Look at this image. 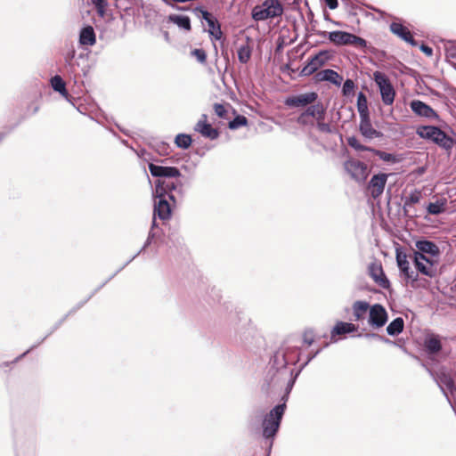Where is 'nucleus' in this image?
Returning <instances> with one entry per match:
<instances>
[{
	"mask_svg": "<svg viewBox=\"0 0 456 456\" xmlns=\"http://www.w3.org/2000/svg\"><path fill=\"white\" fill-rule=\"evenodd\" d=\"M285 409V403L278 404L266 413L262 420V436L265 439L271 440L269 444V451L273 445V439L279 430Z\"/></svg>",
	"mask_w": 456,
	"mask_h": 456,
	"instance_id": "1",
	"label": "nucleus"
},
{
	"mask_svg": "<svg viewBox=\"0 0 456 456\" xmlns=\"http://www.w3.org/2000/svg\"><path fill=\"white\" fill-rule=\"evenodd\" d=\"M283 13V6L279 0H265L262 4L256 5L252 10V18L256 20H265L281 17Z\"/></svg>",
	"mask_w": 456,
	"mask_h": 456,
	"instance_id": "2",
	"label": "nucleus"
},
{
	"mask_svg": "<svg viewBox=\"0 0 456 456\" xmlns=\"http://www.w3.org/2000/svg\"><path fill=\"white\" fill-rule=\"evenodd\" d=\"M324 33L328 35L329 40L338 46L354 45L360 49H363L367 46V42L365 39L349 32L337 30Z\"/></svg>",
	"mask_w": 456,
	"mask_h": 456,
	"instance_id": "3",
	"label": "nucleus"
},
{
	"mask_svg": "<svg viewBox=\"0 0 456 456\" xmlns=\"http://www.w3.org/2000/svg\"><path fill=\"white\" fill-rule=\"evenodd\" d=\"M373 80L379 87L381 100L385 105H392L395 102V90L386 74L380 71L373 73Z\"/></svg>",
	"mask_w": 456,
	"mask_h": 456,
	"instance_id": "4",
	"label": "nucleus"
},
{
	"mask_svg": "<svg viewBox=\"0 0 456 456\" xmlns=\"http://www.w3.org/2000/svg\"><path fill=\"white\" fill-rule=\"evenodd\" d=\"M418 134L420 137L431 140L446 150H449L453 146L452 139L436 126H423Z\"/></svg>",
	"mask_w": 456,
	"mask_h": 456,
	"instance_id": "5",
	"label": "nucleus"
},
{
	"mask_svg": "<svg viewBox=\"0 0 456 456\" xmlns=\"http://www.w3.org/2000/svg\"><path fill=\"white\" fill-rule=\"evenodd\" d=\"M173 192H176L180 196L183 195V183L180 180H158L156 182L155 193L158 195L161 194L165 197L167 196L169 200L175 201V200Z\"/></svg>",
	"mask_w": 456,
	"mask_h": 456,
	"instance_id": "6",
	"label": "nucleus"
},
{
	"mask_svg": "<svg viewBox=\"0 0 456 456\" xmlns=\"http://www.w3.org/2000/svg\"><path fill=\"white\" fill-rule=\"evenodd\" d=\"M428 373L432 376L444 395L448 398L447 391L453 395L456 393V386L451 373L445 369L441 368L438 371L434 372L428 368L427 369Z\"/></svg>",
	"mask_w": 456,
	"mask_h": 456,
	"instance_id": "7",
	"label": "nucleus"
},
{
	"mask_svg": "<svg viewBox=\"0 0 456 456\" xmlns=\"http://www.w3.org/2000/svg\"><path fill=\"white\" fill-rule=\"evenodd\" d=\"M192 12L202 20H205L208 26V32L210 37L216 40H220L223 36L221 26L217 20L208 11L200 6L192 9Z\"/></svg>",
	"mask_w": 456,
	"mask_h": 456,
	"instance_id": "8",
	"label": "nucleus"
},
{
	"mask_svg": "<svg viewBox=\"0 0 456 456\" xmlns=\"http://www.w3.org/2000/svg\"><path fill=\"white\" fill-rule=\"evenodd\" d=\"M413 262L418 272L429 278H434L437 274V259L427 256L419 255L413 256Z\"/></svg>",
	"mask_w": 456,
	"mask_h": 456,
	"instance_id": "9",
	"label": "nucleus"
},
{
	"mask_svg": "<svg viewBox=\"0 0 456 456\" xmlns=\"http://www.w3.org/2000/svg\"><path fill=\"white\" fill-rule=\"evenodd\" d=\"M387 322V313L380 304H374L369 311L368 323L374 329L383 327Z\"/></svg>",
	"mask_w": 456,
	"mask_h": 456,
	"instance_id": "10",
	"label": "nucleus"
},
{
	"mask_svg": "<svg viewBox=\"0 0 456 456\" xmlns=\"http://www.w3.org/2000/svg\"><path fill=\"white\" fill-rule=\"evenodd\" d=\"M154 196L153 220L156 221V217L163 221L168 220L171 217V208L167 197L161 194L158 195L157 193H154Z\"/></svg>",
	"mask_w": 456,
	"mask_h": 456,
	"instance_id": "11",
	"label": "nucleus"
},
{
	"mask_svg": "<svg viewBox=\"0 0 456 456\" xmlns=\"http://www.w3.org/2000/svg\"><path fill=\"white\" fill-rule=\"evenodd\" d=\"M415 247L416 250L413 252V256H419V255H422L437 259L440 255V249L438 246L431 240H417L415 242Z\"/></svg>",
	"mask_w": 456,
	"mask_h": 456,
	"instance_id": "12",
	"label": "nucleus"
},
{
	"mask_svg": "<svg viewBox=\"0 0 456 456\" xmlns=\"http://www.w3.org/2000/svg\"><path fill=\"white\" fill-rule=\"evenodd\" d=\"M345 169L356 181H362L367 175V166L359 160L349 159L344 164Z\"/></svg>",
	"mask_w": 456,
	"mask_h": 456,
	"instance_id": "13",
	"label": "nucleus"
},
{
	"mask_svg": "<svg viewBox=\"0 0 456 456\" xmlns=\"http://www.w3.org/2000/svg\"><path fill=\"white\" fill-rule=\"evenodd\" d=\"M318 94L314 92L301 94L288 97L285 100V104L289 107H305L315 102Z\"/></svg>",
	"mask_w": 456,
	"mask_h": 456,
	"instance_id": "14",
	"label": "nucleus"
},
{
	"mask_svg": "<svg viewBox=\"0 0 456 456\" xmlns=\"http://www.w3.org/2000/svg\"><path fill=\"white\" fill-rule=\"evenodd\" d=\"M149 170L151 175L154 177L177 178L181 175V173L177 167H163L155 165L153 163L149 164Z\"/></svg>",
	"mask_w": 456,
	"mask_h": 456,
	"instance_id": "15",
	"label": "nucleus"
},
{
	"mask_svg": "<svg viewBox=\"0 0 456 456\" xmlns=\"http://www.w3.org/2000/svg\"><path fill=\"white\" fill-rule=\"evenodd\" d=\"M368 272L369 275L379 287L382 289H388L390 287V282L386 277L380 264L377 262L371 263L368 267Z\"/></svg>",
	"mask_w": 456,
	"mask_h": 456,
	"instance_id": "16",
	"label": "nucleus"
},
{
	"mask_svg": "<svg viewBox=\"0 0 456 456\" xmlns=\"http://www.w3.org/2000/svg\"><path fill=\"white\" fill-rule=\"evenodd\" d=\"M327 60V53L320 52L309 60L307 64L302 69L300 74L302 76H310L322 67Z\"/></svg>",
	"mask_w": 456,
	"mask_h": 456,
	"instance_id": "17",
	"label": "nucleus"
},
{
	"mask_svg": "<svg viewBox=\"0 0 456 456\" xmlns=\"http://www.w3.org/2000/svg\"><path fill=\"white\" fill-rule=\"evenodd\" d=\"M410 107L411 110L419 117L428 119H438L437 113L429 105L419 100L411 101Z\"/></svg>",
	"mask_w": 456,
	"mask_h": 456,
	"instance_id": "18",
	"label": "nucleus"
},
{
	"mask_svg": "<svg viewBox=\"0 0 456 456\" xmlns=\"http://www.w3.org/2000/svg\"><path fill=\"white\" fill-rule=\"evenodd\" d=\"M387 180V175L383 173L375 175L371 177L369 182L368 190L374 199L379 197L383 193Z\"/></svg>",
	"mask_w": 456,
	"mask_h": 456,
	"instance_id": "19",
	"label": "nucleus"
},
{
	"mask_svg": "<svg viewBox=\"0 0 456 456\" xmlns=\"http://www.w3.org/2000/svg\"><path fill=\"white\" fill-rule=\"evenodd\" d=\"M194 130L210 140H215L219 136L218 130L213 128L212 126L207 122L206 115L201 116V118L196 123Z\"/></svg>",
	"mask_w": 456,
	"mask_h": 456,
	"instance_id": "20",
	"label": "nucleus"
},
{
	"mask_svg": "<svg viewBox=\"0 0 456 456\" xmlns=\"http://www.w3.org/2000/svg\"><path fill=\"white\" fill-rule=\"evenodd\" d=\"M359 130L362 136L368 140L380 137L382 134L376 130L370 122V116L361 117Z\"/></svg>",
	"mask_w": 456,
	"mask_h": 456,
	"instance_id": "21",
	"label": "nucleus"
},
{
	"mask_svg": "<svg viewBox=\"0 0 456 456\" xmlns=\"http://www.w3.org/2000/svg\"><path fill=\"white\" fill-rule=\"evenodd\" d=\"M424 348L429 358L438 354L442 349L440 337L435 334H428L424 339Z\"/></svg>",
	"mask_w": 456,
	"mask_h": 456,
	"instance_id": "22",
	"label": "nucleus"
},
{
	"mask_svg": "<svg viewBox=\"0 0 456 456\" xmlns=\"http://www.w3.org/2000/svg\"><path fill=\"white\" fill-rule=\"evenodd\" d=\"M286 352L280 348L277 350L273 357V364L277 369H284L288 364H296L298 362L297 356H289L286 360Z\"/></svg>",
	"mask_w": 456,
	"mask_h": 456,
	"instance_id": "23",
	"label": "nucleus"
},
{
	"mask_svg": "<svg viewBox=\"0 0 456 456\" xmlns=\"http://www.w3.org/2000/svg\"><path fill=\"white\" fill-rule=\"evenodd\" d=\"M390 30L393 34L396 35L403 41L409 43L411 45H417V43L413 39L410 30L401 23L392 22L390 24Z\"/></svg>",
	"mask_w": 456,
	"mask_h": 456,
	"instance_id": "24",
	"label": "nucleus"
},
{
	"mask_svg": "<svg viewBox=\"0 0 456 456\" xmlns=\"http://www.w3.org/2000/svg\"><path fill=\"white\" fill-rule=\"evenodd\" d=\"M370 305L368 302L362 300L355 301L352 305L354 321L359 322L364 319L367 311H370Z\"/></svg>",
	"mask_w": 456,
	"mask_h": 456,
	"instance_id": "25",
	"label": "nucleus"
},
{
	"mask_svg": "<svg viewBox=\"0 0 456 456\" xmlns=\"http://www.w3.org/2000/svg\"><path fill=\"white\" fill-rule=\"evenodd\" d=\"M357 330V327L350 322H338L331 330V339L338 335L352 333Z\"/></svg>",
	"mask_w": 456,
	"mask_h": 456,
	"instance_id": "26",
	"label": "nucleus"
},
{
	"mask_svg": "<svg viewBox=\"0 0 456 456\" xmlns=\"http://www.w3.org/2000/svg\"><path fill=\"white\" fill-rule=\"evenodd\" d=\"M96 42L95 33L91 26H87L80 31L79 43L83 45H94Z\"/></svg>",
	"mask_w": 456,
	"mask_h": 456,
	"instance_id": "27",
	"label": "nucleus"
},
{
	"mask_svg": "<svg viewBox=\"0 0 456 456\" xmlns=\"http://www.w3.org/2000/svg\"><path fill=\"white\" fill-rule=\"evenodd\" d=\"M317 78L321 81H329L334 85H340L342 77L332 69H324L317 73Z\"/></svg>",
	"mask_w": 456,
	"mask_h": 456,
	"instance_id": "28",
	"label": "nucleus"
},
{
	"mask_svg": "<svg viewBox=\"0 0 456 456\" xmlns=\"http://www.w3.org/2000/svg\"><path fill=\"white\" fill-rule=\"evenodd\" d=\"M168 20L186 31H190L191 29V20L188 16L170 14L168 16Z\"/></svg>",
	"mask_w": 456,
	"mask_h": 456,
	"instance_id": "29",
	"label": "nucleus"
},
{
	"mask_svg": "<svg viewBox=\"0 0 456 456\" xmlns=\"http://www.w3.org/2000/svg\"><path fill=\"white\" fill-rule=\"evenodd\" d=\"M305 112L308 117L316 118L317 121L324 119L325 109L322 103L310 104Z\"/></svg>",
	"mask_w": 456,
	"mask_h": 456,
	"instance_id": "30",
	"label": "nucleus"
},
{
	"mask_svg": "<svg viewBox=\"0 0 456 456\" xmlns=\"http://www.w3.org/2000/svg\"><path fill=\"white\" fill-rule=\"evenodd\" d=\"M237 53L239 61L242 64H246L251 58L252 48L248 42L241 44L237 49Z\"/></svg>",
	"mask_w": 456,
	"mask_h": 456,
	"instance_id": "31",
	"label": "nucleus"
},
{
	"mask_svg": "<svg viewBox=\"0 0 456 456\" xmlns=\"http://www.w3.org/2000/svg\"><path fill=\"white\" fill-rule=\"evenodd\" d=\"M403 326L404 322L403 318L397 317L388 324L387 327V332L390 336H396L403 331Z\"/></svg>",
	"mask_w": 456,
	"mask_h": 456,
	"instance_id": "32",
	"label": "nucleus"
},
{
	"mask_svg": "<svg viewBox=\"0 0 456 456\" xmlns=\"http://www.w3.org/2000/svg\"><path fill=\"white\" fill-rule=\"evenodd\" d=\"M357 110L360 118L370 116L367 98L362 92H360L357 95Z\"/></svg>",
	"mask_w": 456,
	"mask_h": 456,
	"instance_id": "33",
	"label": "nucleus"
},
{
	"mask_svg": "<svg viewBox=\"0 0 456 456\" xmlns=\"http://www.w3.org/2000/svg\"><path fill=\"white\" fill-rule=\"evenodd\" d=\"M51 86L55 92L60 93L61 95H67L66 85L63 79L56 75L51 79Z\"/></svg>",
	"mask_w": 456,
	"mask_h": 456,
	"instance_id": "34",
	"label": "nucleus"
},
{
	"mask_svg": "<svg viewBox=\"0 0 456 456\" xmlns=\"http://www.w3.org/2000/svg\"><path fill=\"white\" fill-rule=\"evenodd\" d=\"M421 197L422 195L419 191L415 190L414 191L411 192L404 199L403 208L407 211L409 208L412 207L414 204L419 203L421 200Z\"/></svg>",
	"mask_w": 456,
	"mask_h": 456,
	"instance_id": "35",
	"label": "nucleus"
},
{
	"mask_svg": "<svg viewBox=\"0 0 456 456\" xmlns=\"http://www.w3.org/2000/svg\"><path fill=\"white\" fill-rule=\"evenodd\" d=\"M445 200L431 202L428 205L427 210L430 215H439L444 211Z\"/></svg>",
	"mask_w": 456,
	"mask_h": 456,
	"instance_id": "36",
	"label": "nucleus"
},
{
	"mask_svg": "<svg viewBox=\"0 0 456 456\" xmlns=\"http://www.w3.org/2000/svg\"><path fill=\"white\" fill-rule=\"evenodd\" d=\"M191 137L186 134H179L175 136V143L178 148L188 149L191 144Z\"/></svg>",
	"mask_w": 456,
	"mask_h": 456,
	"instance_id": "37",
	"label": "nucleus"
},
{
	"mask_svg": "<svg viewBox=\"0 0 456 456\" xmlns=\"http://www.w3.org/2000/svg\"><path fill=\"white\" fill-rule=\"evenodd\" d=\"M346 141H347V144L350 147H352L353 149H354L355 151H374L373 148L361 144L360 142L358 141V139L354 136L347 137Z\"/></svg>",
	"mask_w": 456,
	"mask_h": 456,
	"instance_id": "38",
	"label": "nucleus"
},
{
	"mask_svg": "<svg viewBox=\"0 0 456 456\" xmlns=\"http://www.w3.org/2000/svg\"><path fill=\"white\" fill-rule=\"evenodd\" d=\"M396 262L401 273L407 272V270L410 269V263L405 254L397 253Z\"/></svg>",
	"mask_w": 456,
	"mask_h": 456,
	"instance_id": "39",
	"label": "nucleus"
},
{
	"mask_svg": "<svg viewBox=\"0 0 456 456\" xmlns=\"http://www.w3.org/2000/svg\"><path fill=\"white\" fill-rule=\"evenodd\" d=\"M248 123V119L246 117L239 115L235 117L232 121L229 122L230 129H237L240 126H246Z\"/></svg>",
	"mask_w": 456,
	"mask_h": 456,
	"instance_id": "40",
	"label": "nucleus"
},
{
	"mask_svg": "<svg viewBox=\"0 0 456 456\" xmlns=\"http://www.w3.org/2000/svg\"><path fill=\"white\" fill-rule=\"evenodd\" d=\"M446 58L456 60V42H448L445 45Z\"/></svg>",
	"mask_w": 456,
	"mask_h": 456,
	"instance_id": "41",
	"label": "nucleus"
},
{
	"mask_svg": "<svg viewBox=\"0 0 456 456\" xmlns=\"http://www.w3.org/2000/svg\"><path fill=\"white\" fill-rule=\"evenodd\" d=\"M371 152H373L375 155H377L380 159H382L384 161H387V162H395V156L391 153H387V152L375 150V149Z\"/></svg>",
	"mask_w": 456,
	"mask_h": 456,
	"instance_id": "42",
	"label": "nucleus"
},
{
	"mask_svg": "<svg viewBox=\"0 0 456 456\" xmlns=\"http://www.w3.org/2000/svg\"><path fill=\"white\" fill-rule=\"evenodd\" d=\"M354 83L352 79H346L343 85V94L344 95H349L354 92Z\"/></svg>",
	"mask_w": 456,
	"mask_h": 456,
	"instance_id": "43",
	"label": "nucleus"
},
{
	"mask_svg": "<svg viewBox=\"0 0 456 456\" xmlns=\"http://www.w3.org/2000/svg\"><path fill=\"white\" fill-rule=\"evenodd\" d=\"M191 55L194 56L197 61L200 63H204L207 59V54L204 50L202 49H194L191 52Z\"/></svg>",
	"mask_w": 456,
	"mask_h": 456,
	"instance_id": "44",
	"label": "nucleus"
},
{
	"mask_svg": "<svg viewBox=\"0 0 456 456\" xmlns=\"http://www.w3.org/2000/svg\"><path fill=\"white\" fill-rule=\"evenodd\" d=\"M402 274L408 281H411V283L416 282L418 281V273L411 270V268L408 269L407 272L402 273Z\"/></svg>",
	"mask_w": 456,
	"mask_h": 456,
	"instance_id": "45",
	"label": "nucleus"
},
{
	"mask_svg": "<svg viewBox=\"0 0 456 456\" xmlns=\"http://www.w3.org/2000/svg\"><path fill=\"white\" fill-rule=\"evenodd\" d=\"M282 349L286 352V359L289 356H297L298 360L300 359V353L299 349L297 346H286L282 347Z\"/></svg>",
	"mask_w": 456,
	"mask_h": 456,
	"instance_id": "46",
	"label": "nucleus"
},
{
	"mask_svg": "<svg viewBox=\"0 0 456 456\" xmlns=\"http://www.w3.org/2000/svg\"><path fill=\"white\" fill-rule=\"evenodd\" d=\"M75 54H76V51H75V49H72L65 56V61H66L67 67L69 68V72H73L74 71L73 64H72V60L75 57Z\"/></svg>",
	"mask_w": 456,
	"mask_h": 456,
	"instance_id": "47",
	"label": "nucleus"
},
{
	"mask_svg": "<svg viewBox=\"0 0 456 456\" xmlns=\"http://www.w3.org/2000/svg\"><path fill=\"white\" fill-rule=\"evenodd\" d=\"M214 110H215V113L219 118H225L226 113H227V110H226L225 107L223 104H220V103H216L214 105Z\"/></svg>",
	"mask_w": 456,
	"mask_h": 456,
	"instance_id": "48",
	"label": "nucleus"
},
{
	"mask_svg": "<svg viewBox=\"0 0 456 456\" xmlns=\"http://www.w3.org/2000/svg\"><path fill=\"white\" fill-rule=\"evenodd\" d=\"M317 128L323 133H331V126L328 123H324L322 120L317 121Z\"/></svg>",
	"mask_w": 456,
	"mask_h": 456,
	"instance_id": "49",
	"label": "nucleus"
},
{
	"mask_svg": "<svg viewBox=\"0 0 456 456\" xmlns=\"http://www.w3.org/2000/svg\"><path fill=\"white\" fill-rule=\"evenodd\" d=\"M92 3L95 5L97 11L102 15L107 4L106 0H92Z\"/></svg>",
	"mask_w": 456,
	"mask_h": 456,
	"instance_id": "50",
	"label": "nucleus"
},
{
	"mask_svg": "<svg viewBox=\"0 0 456 456\" xmlns=\"http://www.w3.org/2000/svg\"><path fill=\"white\" fill-rule=\"evenodd\" d=\"M321 352L320 349L316 350L314 354H310L307 358H306V361L302 364V366L300 367V370H302L319 353Z\"/></svg>",
	"mask_w": 456,
	"mask_h": 456,
	"instance_id": "51",
	"label": "nucleus"
},
{
	"mask_svg": "<svg viewBox=\"0 0 456 456\" xmlns=\"http://www.w3.org/2000/svg\"><path fill=\"white\" fill-rule=\"evenodd\" d=\"M304 342L308 346H311L314 343V336L312 332H305Z\"/></svg>",
	"mask_w": 456,
	"mask_h": 456,
	"instance_id": "52",
	"label": "nucleus"
},
{
	"mask_svg": "<svg viewBox=\"0 0 456 456\" xmlns=\"http://www.w3.org/2000/svg\"><path fill=\"white\" fill-rule=\"evenodd\" d=\"M307 118L308 116L305 114V112L304 111L303 113L300 114V116L297 118V123L300 124V125H306L308 124V120H307Z\"/></svg>",
	"mask_w": 456,
	"mask_h": 456,
	"instance_id": "53",
	"label": "nucleus"
},
{
	"mask_svg": "<svg viewBox=\"0 0 456 456\" xmlns=\"http://www.w3.org/2000/svg\"><path fill=\"white\" fill-rule=\"evenodd\" d=\"M420 50L428 56H431L433 54V50L431 47L426 45H422L420 46Z\"/></svg>",
	"mask_w": 456,
	"mask_h": 456,
	"instance_id": "54",
	"label": "nucleus"
},
{
	"mask_svg": "<svg viewBox=\"0 0 456 456\" xmlns=\"http://www.w3.org/2000/svg\"><path fill=\"white\" fill-rule=\"evenodd\" d=\"M157 226V224H156V221L155 220H152V224H151V229L149 232V235H148V238L152 240L155 236H156V232H154V229L155 227Z\"/></svg>",
	"mask_w": 456,
	"mask_h": 456,
	"instance_id": "55",
	"label": "nucleus"
},
{
	"mask_svg": "<svg viewBox=\"0 0 456 456\" xmlns=\"http://www.w3.org/2000/svg\"><path fill=\"white\" fill-rule=\"evenodd\" d=\"M325 3L327 4V6L331 9V10H334L338 7V0H325Z\"/></svg>",
	"mask_w": 456,
	"mask_h": 456,
	"instance_id": "56",
	"label": "nucleus"
},
{
	"mask_svg": "<svg viewBox=\"0 0 456 456\" xmlns=\"http://www.w3.org/2000/svg\"><path fill=\"white\" fill-rule=\"evenodd\" d=\"M151 241L152 240H151L149 238H147L142 248L133 256V258H135L141 252H142L151 243Z\"/></svg>",
	"mask_w": 456,
	"mask_h": 456,
	"instance_id": "57",
	"label": "nucleus"
},
{
	"mask_svg": "<svg viewBox=\"0 0 456 456\" xmlns=\"http://www.w3.org/2000/svg\"><path fill=\"white\" fill-rule=\"evenodd\" d=\"M367 338H375V337H378V335L374 334V333H368L365 335Z\"/></svg>",
	"mask_w": 456,
	"mask_h": 456,
	"instance_id": "58",
	"label": "nucleus"
},
{
	"mask_svg": "<svg viewBox=\"0 0 456 456\" xmlns=\"http://www.w3.org/2000/svg\"><path fill=\"white\" fill-rule=\"evenodd\" d=\"M259 416H260V415H258V414H255L254 416H252V417H251V419H250V425H253V419H254V418H257V417H259Z\"/></svg>",
	"mask_w": 456,
	"mask_h": 456,
	"instance_id": "59",
	"label": "nucleus"
},
{
	"mask_svg": "<svg viewBox=\"0 0 456 456\" xmlns=\"http://www.w3.org/2000/svg\"><path fill=\"white\" fill-rule=\"evenodd\" d=\"M4 136H5L4 133H0V142L4 138Z\"/></svg>",
	"mask_w": 456,
	"mask_h": 456,
	"instance_id": "60",
	"label": "nucleus"
},
{
	"mask_svg": "<svg viewBox=\"0 0 456 456\" xmlns=\"http://www.w3.org/2000/svg\"><path fill=\"white\" fill-rule=\"evenodd\" d=\"M293 382H294V381H291V382H290V384L289 385V390H290V389H291V387H293Z\"/></svg>",
	"mask_w": 456,
	"mask_h": 456,
	"instance_id": "61",
	"label": "nucleus"
},
{
	"mask_svg": "<svg viewBox=\"0 0 456 456\" xmlns=\"http://www.w3.org/2000/svg\"><path fill=\"white\" fill-rule=\"evenodd\" d=\"M28 352H29V350H28V351L24 352V354H22L19 358L23 357V356H24L25 354H27V353H28Z\"/></svg>",
	"mask_w": 456,
	"mask_h": 456,
	"instance_id": "62",
	"label": "nucleus"
},
{
	"mask_svg": "<svg viewBox=\"0 0 456 456\" xmlns=\"http://www.w3.org/2000/svg\"><path fill=\"white\" fill-rule=\"evenodd\" d=\"M452 67H453V68L455 69V70H456V62H452Z\"/></svg>",
	"mask_w": 456,
	"mask_h": 456,
	"instance_id": "63",
	"label": "nucleus"
},
{
	"mask_svg": "<svg viewBox=\"0 0 456 456\" xmlns=\"http://www.w3.org/2000/svg\"><path fill=\"white\" fill-rule=\"evenodd\" d=\"M163 2L166 3L167 4L170 5V3L167 0H163Z\"/></svg>",
	"mask_w": 456,
	"mask_h": 456,
	"instance_id": "64",
	"label": "nucleus"
}]
</instances>
